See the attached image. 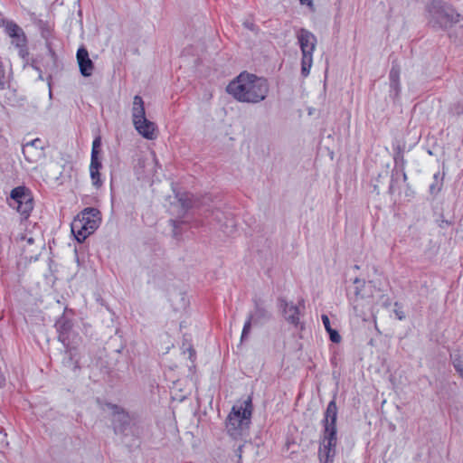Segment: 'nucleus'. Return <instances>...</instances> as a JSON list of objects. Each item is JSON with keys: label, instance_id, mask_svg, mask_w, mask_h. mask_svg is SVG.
<instances>
[{"label": "nucleus", "instance_id": "nucleus-1", "mask_svg": "<svg viewBox=\"0 0 463 463\" xmlns=\"http://www.w3.org/2000/svg\"><path fill=\"white\" fill-rule=\"evenodd\" d=\"M227 91L239 101L258 103L267 97L269 84L263 78L242 72L229 83Z\"/></svg>", "mask_w": 463, "mask_h": 463}, {"label": "nucleus", "instance_id": "nucleus-2", "mask_svg": "<svg viewBox=\"0 0 463 463\" xmlns=\"http://www.w3.org/2000/svg\"><path fill=\"white\" fill-rule=\"evenodd\" d=\"M338 409L334 398L327 404L322 420L323 432L320 438L318 457L321 463H333L337 444V420Z\"/></svg>", "mask_w": 463, "mask_h": 463}, {"label": "nucleus", "instance_id": "nucleus-3", "mask_svg": "<svg viewBox=\"0 0 463 463\" xmlns=\"http://www.w3.org/2000/svg\"><path fill=\"white\" fill-rule=\"evenodd\" d=\"M252 412L251 399L249 397L241 405H234L228 415L226 429L234 439L241 436L249 428Z\"/></svg>", "mask_w": 463, "mask_h": 463}, {"label": "nucleus", "instance_id": "nucleus-4", "mask_svg": "<svg viewBox=\"0 0 463 463\" xmlns=\"http://www.w3.org/2000/svg\"><path fill=\"white\" fill-rule=\"evenodd\" d=\"M428 20L433 27L449 28L459 22V14L440 1H432L427 5Z\"/></svg>", "mask_w": 463, "mask_h": 463}, {"label": "nucleus", "instance_id": "nucleus-5", "mask_svg": "<svg viewBox=\"0 0 463 463\" xmlns=\"http://www.w3.org/2000/svg\"><path fill=\"white\" fill-rule=\"evenodd\" d=\"M99 211L96 208H85L71 224V232L79 242H82L94 232L99 223Z\"/></svg>", "mask_w": 463, "mask_h": 463}, {"label": "nucleus", "instance_id": "nucleus-6", "mask_svg": "<svg viewBox=\"0 0 463 463\" xmlns=\"http://www.w3.org/2000/svg\"><path fill=\"white\" fill-rule=\"evenodd\" d=\"M297 38L302 52L301 74L303 77L309 75L313 64V52L317 47V37L310 31L301 28L297 33Z\"/></svg>", "mask_w": 463, "mask_h": 463}, {"label": "nucleus", "instance_id": "nucleus-7", "mask_svg": "<svg viewBox=\"0 0 463 463\" xmlns=\"http://www.w3.org/2000/svg\"><path fill=\"white\" fill-rule=\"evenodd\" d=\"M9 205L16 209L24 218L30 215L33 208V198L24 186H17L11 191Z\"/></svg>", "mask_w": 463, "mask_h": 463}, {"label": "nucleus", "instance_id": "nucleus-8", "mask_svg": "<svg viewBox=\"0 0 463 463\" xmlns=\"http://www.w3.org/2000/svg\"><path fill=\"white\" fill-rule=\"evenodd\" d=\"M271 317L270 313L265 308L262 302L260 299H254V310L248 316L247 320L244 323L241 340L246 339L250 332L251 325H261Z\"/></svg>", "mask_w": 463, "mask_h": 463}, {"label": "nucleus", "instance_id": "nucleus-9", "mask_svg": "<svg viewBox=\"0 0 463 463\" xmlns=\"http://www.w3.org/2000/svg\"><path fill=\"white\" fill-rule=\"evenodd\" d=\"M279 307L282 308L285 319L295 327L303 328L300 323L301 310L305 308L304 300L298 301V305H294L292 302H288L285 299L279 300Z\"/></svg>", "mask_w": 463, "mask_h": 463}, {"label": "nucleus", "instance_id": "nucleus-10", "mask_svg": "<svg viewBox=\"0 0 463 463\" xmlns=\"http://www.w3.org/2000/svg\"><path fill=\"white\" fill-rule=\"evenodd\" d=\"M206 211L210 213L211 216H213L217 222L221 223V227L224 233L227 235L233 234L235 232L236 223L230 213L226 214L216 206L209 208Z\"/></svg>", "mask_w": 463, "mask_h": 463}, {"label": "nucleus", "instance_id": "nucleus-11", "mask_svg": "<svg viewBox=\"0 0 463 463\" xmlns=\"http://www.w3.org/2000/svg\"><path fill=\"white\" fill-rule=\"evenodd\" d=\"M134 126L137 131L145 138L153 140L158 136V129L153 121L147 118H134Z\"/></svg>", "mask_w": 463, "mask_h": 463}, {"label": "nucleus", "instance_id": "nucleus-12", "mask_svg": "<svg viewBox=\"0 0 463 463\" xmlns=\"http://www.w3.org/2000/svg\"><path fill=\"white\" fill-rule=\"evenodd\" d=\"M354 295L356 298L370 299L374 298V293H380V290L373 284L372 281H364L358 278L354 280Z\"/></svg>", "mask_w": 463, "mask_h": 463}, {"label": "nucleus", "instance_id": "nucleus-13", "mask_svg": "<svg viewBox=\"0 0 463 463\" xmlns=\"http://www.w3.org/2000/svg\"><path fill=\"white\" fill-rule=\"evenodd\" d=\"M5 28V33L12 38V43L16 47H24L25 45L26 38L23 29L13 21H3Z\"/></svg>", "mask_w": 463, "mask_h": 463}, {"label": "nucleus", "instance_id": "nucleus-14", "mask_svg": "<svg viewBox=\"0 0 463 463\" xmlns=\"http://www.w3.org/2000/svg\"><path fill=\"white\" fill-rule=\"evenodd\" d=\"M58 339L62 345H68L70 340V334L73 330L72 321L68 318L65 315H62L55 324Z\"/></svg>", "mask_w": 463, "mask_h": 463}, {"label": "nucleus", "instance_id": "nucleus-15", "mask_svg": "<svg viewBox=\"0 0 463 463\" xmlns=\"http://www.w3.org/2000/svg\"><path fill=\"white\" fill-rule=\"evenodd\" d=\"M77 61L79 64L80 71L82 76L90 77L94 71V64L90 59L89 52L84 47H80L77 51Z\"/></svg>", "mask_w": 463, "mask_h": 463}, {"label": "nucleus", "instance_id": "nucleus-16", "mask_svg": "<svg viewBox=\"0 0 463 463\" xmlns=\"http://www.w3.org/2000/svg\"><path fill=\"white\" fill-rule=\"evenodd\" d=\"M41 144V139L35 138L23 146L22 152L26 161L30 163L36 161V157L41 154V151L43 149V146Z\"/></svg>", "mask_w": 463, "mask_h": 463}, {"label": "nucleus", "instance_id": "nucleus-17", "mask_svg": "<svg viewBox=\"0 0 463 463\" xmlns=\"http://www.w3.org/2000/svg\"><path fill=\"white\" fill-rule=\"evenodd\" d=\"M113 419L115 431H123L126 425L128 424V415L121 411L117 405H113Z\"/></svg>", "mask_w": 463, "mask_h": 463}, {"label": "nucleus", "instance_id": "nucleus-18", "mask_svg": "<svg viewBox=\"0 0 463 463\" xmlns=\"http://www.w3.org/2000/svg\"><path fill=\"white\" fill-rule=\"evenodd\" d=\"M390 92L393 97H398L401 92V84H400V69L396 66H392L390 74Z\"/></svg>", "mask_w": 463, "mask_h": 463}, {"label": "nucleus", "instance_id": "nucleus-19", "mask_svg": "<svg viewBox=\"0 0 463 463\" xmlns=\"http://www.w3.org/2000/svg\"><path fill=\"white\" fill-rule=\"evenodd\" d=\"M145 113L143 99L139 96H135L132 105V116H145Z\"/></svg>", "mask_w": 463, "mask_h": 463}, {"label": "nucleus", "instance_id": "nucleus-20", "mask_svg": "<svg viewBox=\"0 0 463 463\" xmlns=\"http://www.w3.org/2000/svg\"><path fill=\"white\" fill-rule=\"evenodd\" d=\"M443 176L439 172L433 175V183L430 185V192L431 194H437L442 187Z\"/></svg>", "mask_w": 463, "mask_h": 463}, {"label": "nucleus", "instance_id": "nucleus-21", "mask_svg": "<svg viewBox=\"0 0 463 463\" xmlns=\"http://www.w3.org/2000/svg\"><path fill=\"white\" fill-rule=\"evenodd\" d=\"M80 337L78 333H76L74 330H72L70 334V340L68 342V345H63L66 348V352L71 355V351L75 348V346L80 343Z\"/></svg>", "mask_w": 463, "mask_h": 463}, {"label": "nucleus", "instance_id": "nucleus-22", "mask_svg": "<svg viewBox=\"0 0 463 463\" xmlns=\"http://www.w3.org/2000/svg\"><path fill=\"white\" fill-rule=\"evenodd\" d=\"M102 165L99 158V155H96V152L91 153L90 170H98L101 168Z\"/></svg>", "mask_w": 463, "mask_h": 463}, {"label": "nucleus", "instance_id": "nucleus-23", "mask_svg": "<svg viewBox=\"0 0 463 463\" xmlns=\"http://www.w3.org/2000/svg\"><path fill=\"white\" fill-rule=\"evenodd\" d=\"M90 178L92 184L96 187H99L101 185L100 174L98 170H90Z\"/></svg>", "mask_w": 463, "mask_h": 463}, {"label": "nucleus", "instance_id": "nucleus-24", "mask_svg": "<svg viewBox=\"0 0 463 463\" xmlns=\"http://www.w3.org/2000/svg\"><path fill=\"white\" fill-rule=\"evenodd\" d=\"M393 313L395 314V317L399 320H403L405 318V313L403 312L401 305L398 302L394 303Z\"/></svg>", "mask_w": 463, "mask_h": 463}, {"label": "nucleus", "instance_id": "nucleus-25", "mask_svg": "<svg viewBox=\"0 0 463 463\" xmlns=\"http://www.w3.org/2000/svg\"><path fill=\"white\" fill-rule=\"evenodd\" d=\"M101 146V137L99 136L96 137L92 142L91 153L96 152V155H99L100 152Z\"/></svg>", "mask_w": 463, "mask_h": 463}, {"label": "nucleus", "instance_id": "nucleus-26", "mask_svg": "<svg viewBox=\"0 0 463 463\" xmlns=\"http://www.w3.org/2000/svg\"><path fill=\"white\" fill-rule=\"evenodd\" d=\"M326 332L329 334V338L333 343L337 344L341 341V335L336 330L332 328Z\"/></svg>", "mask_w": 463, "mask_h": 463}, {"label": "nucleus", "instance_id": "nucleus-27", "mask_svg": "<svg viewBox=\"0 0 463 463\" xmlns=\"http://www.w3.org/2000/svg\"><path fill=\"white\" fill-rule=\"evenodd\" d=\"M453 365L457 372H458L463 378V362L460 359H455Z\"/></svg>", "mask_w": 463, "mask_h": 463}, {"label": "nucleus", "instance_id": "nucleus-28", "mask_svg": "<svg viewBox=\"0 0 463 463\" xmlns=\"http://www.w3.org/2000/svg\"><path fill=\"white\" fill-rule=\"evenodd\" d=\"M179 201H180V203H181V204H182L183 208H184V209H185V210H187V209H189V208L193 207V203H192L191 200H190V199H188V198H183V197H181V198L179 199Z\"/></svg>", "mask_w": 463, "mask_h": 463}, {"label": "nucleus", "instance_id": "nucleus-29", "mask_svg": "<svg viewBox=\"0 0 463 463\" xmlns=\"http://www.w3.org/2000/svg\"><path fill=\"white\" fill-rule=\"evenodd\" d=\"M321 319L326 331L332 329L329 317L326 315H322Z\"/></svg>", "mask_w": 463, "mask_h": 463}, {"label": "nucleus", "instance_id": "nucleus-30", "mask_svg": "<svg viewBox=\"0 0 463 463\" xmlns=\"http://www.w3.org/2000/svg\"><path fill=\"white\" fill-rule=\"evenodd\" d=\"M380 297L382 298L383 306L389 307L391 305V299H390V298L388 296L381 294Z\"/></svg>", "mask_w": 463, "mask_h": 463}, {"label": "nucleus", "instance_id": "nucleus-31", "mask_svg": "<svg viewBox=\"0 0 463 463\" xmlns=\"http://www.w3.org/2000/svg\"><path fill=\"white\" fill-rule=\"evenodd\" d=\"M394 171H392V180H391V184H390V186H389V192L391 194L394 193Z\"/></svg>", "mask_w": 463, "mask_h": 463}, {"label": "nucleus", "instance_id": "nucleus-32", "mask_svg": "<svg viewBox=\"0 0 463 463\" xmlns=\"http://www.w3.org/2000/svg\"><path fill=\"white\" fill-rule=\"evenodd\" d=\"M453 113L458 114V115L463 114V104H458L456 110Z\"/></svg>", "mask_w": 463, "mask_h": 463}, {"label": "nucleus", "instance_id": "nucleus-33", "mask_svg": "<svg viewBox=\"0 0 463 463\" xmlns=\"http://www.w3.org/2000/svg\"><path fill=\"white\" fill-rule=\"evenodd\" d=\"M301 5H307L310 7L313 6V1L312 0H299Z\"/></svg>", "mask_w": 463, "mask_h": 463}, {"label": "nucleus", "instance_id": "nucleus-34", "mask_svg": "<svg viewBox=\"0 0 463 463\" xmlns=\"http://www.w3.org/2000/svg\"><path fill=\"white\" fill-rule=\"evenodd\" d=\"M5 85V81H4V73L3 71L0 70V87L3 88Z\"/></svg>", "mask_w": 463, "mask_h": 463}, {"label": "nucleus", "instance_id": "nucleus-35", "mask_svg": "<svg viewBox=\"0 0 463 463\" xmlns=\"http://www.w3.org/2000/svg\"><path fill=\"white\" fill-rule=\"evenodd\" d=\"M399 161H401V163L403 165V161H404V160H403V156H396V157H395V163H396V165H398V164H399Z\"/></svg>", "mask_w": 463, "mask_h": 463}, {"label": "nucleus", "instance_id": "nucleus-36", "mask_svg": "<svg viewBox=\"0 0 463 463\" xmlns=\"http://www.w3.org/2000/svg\"><path fill=\"white\" fill-rule=\"evenodd\" d=\"M241 453H242V446H239L238 449L236 450V454L239 457V458H241Z\"/></svg>", "mask_w": 463, "mask_h": 463}, {"label": "nucleus", "instance_id": "nucleus-37", "mask_svg": "<svg viewBox=\"0 0 463 463\" xmlns=\"http://www.w3.org/2000/svg\"><path fill=\"white\" fill-rule=\"evenodd\" d=\"M4 383H5V378L2 375H0V386H2L4 384Z\"/></svg>", "mask_w": 463, "mask_h": 463}, {"label": "nucleus", "instance_id": "nucleus-38", "mask_svg": "<svg viewBox=\"0 0 463 463\" xmlns=\"http://www.w3.org/2000/svg\"><path fill=\"white\" fill-rule=\"evenodd\" d=\"M401 172H402V178L405 181L407 179L406 174L404 173V171L402 169L401 170Z\"/></svg>", "mask_w": 463, "mask_h": 463}, {"label": "nucleus", "instance_id": "nucleus-39", "mask_svg": "<svg viewBox=\"0 0 463 463\" xmlns=\"http://www.w3.org/2000/svg\"><path fill=\"white\" fill-rule=\"evenodd\" d=\"M189 351H190V355L192 356L194 354V350L192 348H189Z\"/></svg>", "mask_w": 463, "mask_h": 463}]
</instances>
